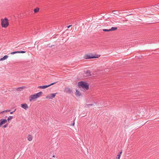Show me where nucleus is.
Instances as JSON below:
<instances>
[{
    "instance_id": "obj_3",
    "label": "nucleus",
    "mask_w": 159,
    "mask_h": 159,
    "mask_svg": "<svg viewBox=\"0 0 159 159\" xmlns=\"http://www.w3.org/2000/svg\"><path fill=\"white\" fill-rule=\"evenodd\" d=\"M1 25L2 27L7 28L9 25V22L7 18H5L4 19H1Z\"/></svg>"
},
{
    "instance_id": "obj_22",
    "label": "nucleus",
    "mask_w": 159,
    "mask_h": 159,
    "mask_svg": "<svg viewBox=\"0 0 159 159\" xmlns=\"http://www.w3.org/2000/svg\"><path fill=\"white\" fill-rule=\"evenodd\" d=\"M122 151H120V152H119V153L118 154V155H120V156H121V154H122Z\"/></svg>"
},
{
    "instance_id": "obj_8",
    "label": "nucleus",
    "mask_w": 159,
    "mask_h": 159,
    "mask_svg": "<svg viewBox=\"0 0 159 159\" xmlns=\"http://www.w3.org/2000/svg\"><path fill=\"white\" fill-rule=\"evenodd\" d=\"M87 58L88 59L89 58H97L100 57V56L99 55H97L96 56H90V55H87Z\"/></svg>"
},
{
    "instance_id": "obj_11",
    "label": "nucleus",
    "mask_w": 159,
    "mask_h": 159,
    "mask_svg": "<svg viewBox=\"0 0 159 159\" xmlns=\"http://www.w3.org/2000/svg\"><path fill=\"white\" fill-rule=\"evenodd\" d=\"M75 94L76 97H79L81 95L80 91L78 90H76Z\"/></svg>"
},
{
    "instance_id": "obj_9",
    "label": "nucleus",
    "mask_w": 159,
    "mask_h": 159,
    "mask_svg": "<svg viewBox=\"0 0 159 159\" xmlns=\"http://www.w3.org/2000/svg\"><path fill=\"white\" fill-rule=\"evenodd\" d=\"M21 107L25 109H27L29 108V107L28 105L26 103L21 104Z\"/></svg>"
},
{
    "instance_id": "obj_29",
    "label": "nucleus",
    "mask_w": 159,
    "mask_h": 159,
    "mask_svg": "<svg viewBox=\"0 0 159 159\" xmlns=\"http://www.w3.org/2000/svg\"><path fill=\"white\" fill-rule=\"evenodd\" d=\"M13 111L11 112H10V114H13Z\"/></svg>"
},
{
    "instance_id": "obj_14",
    "label": "nucleus",
    "mask_w": 159,
    "mask_h": 159,
    "mask_svg": "<svg viewBox=\"0 0 159 159\" xmlns=\"http://www.w3.org/2000/svg\"><path fill=\"white\" fill-rule=\"evenodd\" d=\"M8 57V56L7 55H5L4 57L0 59V61H3L6 59Z\"/></svg>"
},
{
    "instance_id": "obj_4",
    "label": "nucleus",
    "mask_w": 159,
    "mask_h": 159,
    "mask_svg": "<svg viewBox=\"0 0 159 159\" xmlns=\"http://www.w3.org/2000/svg\"><path fill=\"white\" fill-rule=\"evenodd\" d=\"M57 93H51L48 95L46 97V98L47 99H51L54 98L56 96Z\"/></svg>"
},
{
    "instance_id": "obj_12",
    "label": "nucleus",
    "mask_w": 159,
    "mask_h": 159,
    "mask_svg": "<svg viewBox=\"0 0 159 159\" xmlns=\"http://www.w3.org/2000/svg\"><path fill=\"white\" fill-rule=\"evenodd\" d=\"M33 139V136L30 135V134H29L27 137V139L28 140L30 141H31Z\"/></svg>"
},
{
    "instance_id": "obj_26",
    "label": "nucleus",
    "mask_w": 159,
    "mask_h": 159,
    "mask_svg": "<svg viewBox=\"0 0 159 159\" xmlns=\"http://www.w3.org/2000/svg\"><path fill=\"white\" fill-rule=\"evenodd\" d=\"M93 104H89L88 105V106H93Z\"/></svg>"
},
{
    "instance_id": "obj_7",
    "label": "nucleus",
    "mask_w": 159,
    "mask_h": 159,
    "mask_svg": "<svg viewBox=\"0 0 159 159\" xmlns=\"http://www.w3.org/2000/svg\"><path fill=\"white\" fill-rule=\"evenodd\" d=\"M7 122V120L5 119H1L0 120V127Z\"/></svg>"
},
{
    "instance_id": "obj_24",
    "label": "nucleus",
    "mask_w": 159,
    "mask_h": 159,
    "mask_svg": "<svg viewBox=\"0 0 159 159\" xmlns=\"http://www.w3.org/2000/svg\"><path fill=\"white\" fill-rule=\"evenodd\" d=\"M116 11H113V13L115 14H116V13H115Z\"/></svg>"
},
{
    "instance_id": "obj_20",
    "label": "nucleus",
    "mask_w": 159,
    "mask_h": 159,
    "mask_svg": "<svg viewBox=\"0 0 159 159\" xmlns=\"http://www.w3.org/2000/svg\"><path fill=\"white\" fill-rule=\"evenodd\" d=\"M20 89V91H21V90H22L23 89V87H20L18 88L17 89Z\"/></svg>"
},
{
    "instance_id": "obj_30",
    "label": "nucleus",
    "mask_w": 159,
    "mask_h": 159,
    "mask_svg": "<svg viewBox=\"0 0 159 159\" xmlns=\"http://www.w3.org/2000/svg\"><path fill=\"white\" fill-rule=\"evenodd\" d=\"M53 157H55V155H53Z\"/></svg>"
},
{
    "instance_id": "obj_17",
    "label": "nucleus",
    "mask_w": 159,
    "mask_h": 159,
    "mask_svg": "<svg viewBox=\"0 0 159 159\" xmlns=\"http://www.w3.org/2000/svg\"><path fill=\"white\" fill-rule=\"evenodd\" d=\"M39 9L38 8H35L34 10V13H36L38 12L39 11Z\"/></svg>"
},
{
    "instance_id": "obj_28",
    "label": "nucleus",
    "mask_w": 159,
    "mask_h": 159,
    "mask_svg": "<svg viewBox=\"0 0 159 159\" xmlns=\"http://www.w3.org/2000/svg\"><path fill=\"white\" fill-rule=\"evenodd\" d=\"M4 112V111H2V112H0V114H1V113H3V112Z\"/></svg>"
},
{
    "instance_id": "obj_2",
    "label": "nucleus",
    "mask_w": 159,
    "mask_h": 159,
    "mask_svg": "<svg viewBox=\"0 0 159 159\" xmlns=\"http://www.w3.org/2000/svg\"><path fill=\"white\" fill-rule=\"evenodd\" d=\"M78 86L84 90H88L89 89V84L86 82L81 81L78 83Z\"/></svg>"
},
{
    "instance_id": "obj_15",
    "label": "nucleus",
    "mask_w": 159,
    "mask_h": 159,
    "mask_svg": "<svg viewBox=\"0 0 159 159\" xmlns=\"http://www.w3.org/2000/svg\"><path fill=\"white\" fill-rule=\"evenodd\" d=\"M13 118V116H9V117H8L7 120V121L8 122H9V121L11 120Z\"/></svg>"
},
{
    "instance_id": "obj_16",
    "label": "nucleus",
    "mask_w": 159,
    "mask_h": 159,
    "mask_svg": "<svg viewBox=\"0 0 159 159\" xmlns=\"http://www.w3.org/2000/svg\"><path fill=\"white\" fill-rule=\"evenodd\" d=\"M117 29V27H112L111 29H110V31H114L116 30Z\"/></svg>"
},
{
    "instance_id": "obj_23",
    "label": "nucleus",
    "mask_w": 159,
    "mask_h": 159,
    "mask_svg": "<svg viewBox=\"0 0 159 159\" xmlns=\"http://www.w3.org/2000/svg\"><path fill=\"white\" fill-rule=\"evenodd\" d=\"M7 125H4V126H3V127L4 128H6V127H7Z\"/></svg>"
},
{
    "instance_id": "obj_6",
    "label": "nucleus",
    "mask_w": 159,
    "mask_h": 159,
    "mask_svg": "<svg viewBox=\"0 0 159 159\" xmlns=\"http://www.w3.org/2000/svg\"><path fill=\"white\" fill-rule=\"evenodd\" d=\"M64 92L66 93H71L72 92V91L70 88H66L64 89Z\"/></svg>"
},
{
    "instance_id": "obj_13",
    "label": "nucleus",
    "mask_w": 159,
    "mask_h": 159,
    "mask_svg": "<svg viewBox=\"0 0 159 159\" xmlns=\"http://www.w3.org/2000/svg\"><path fill=\"white\" fill-rule=\"evenodd\" d=\"M25 51H16V52H11V54H14L16 53H25Z\"/></svg>"
},
{
    "instance_id": "obj_19",
    "label": "nucleus",
    "mask_w": 159,
    "mask_h": 159,
    "mask_svg": "<svg viewBox=\"0 0 159 159\" xmlns=\"http://www.w3.org/2000/svg\"><path fill=\"white\" fill-rule=\"evenodd\" d=\"M120 155H117V157H116V159H120Z\"/></svg>"
},
{
    "instance_id": "obj_1",
    "label": "nucleus",
    "mask_w": 159,
    "mask_h": 159,
    "mask_svg": "<svg viewBox=\"0 0 159 159\" xmlns=\"http://www.w3.org/2000/svg\"><path fill=\"white\" fill-rule=\"evenodd\" d=\"M43 92L41 91L31 95L29 97V101L30 102L36 100L37 98L42 96Z\"/></svg>"
},
{
    "instance_id": "obj_10",
    "label": "nucleus",
    "mask_w": 159,
    "mask_h": 159,
    "mask_svg": "<svg viewBox=\"0 0 159 159\" xmlns=\"http://www.w3.org/2000/svg\"><path fill=\"white\" fill-rule=\"evenodd\" d=\"M85 76H89L91 75L90 71L89 70H87L84 75Z\"/></svg>"
},
{
    "instance_id": "obj_21",
    "label": "nucleus",
    "mask_w": 159,
    "mask_h": 159,
    "mask_svg": "<svg viewBox=\"0 0 159 159\" xmlns=\"http://www.w3.org/2000/svg\"><path fill=\"white\" fill-rule=\"evenodd\" d=\"M4 111V112H9L10 111V110H5V111Z\"/></svg>"
},
{
    "instance_id": "obj_5",
    "label": "nucleus",
    "mask_w": 159,
    "mask_h": 159,
    "mask_svg": "<svg viewBox=\"0 0 159 159\" xmlns=\"http://www.w3.org/2000/svg\"><path fill=\"white\" fill-rule=\"evenodd\" d=\"M56 83H53L52 84H50L48 85H44V86H39L38 87V88L39 89H45L46 88H47L49 87L50 86L54 84H55Z\"/></svg>"
},
{
    "instance_id": "obj_18",
    "label": "nucleus",
    "mask_w": 159,
    "mask_h": 159,
    "mask_svg": "<svg viewBox=\"0 0 159 159\" xmlns=\"http://www.w3.org/2000/svg\"><path fill=\"white\" fill-rule=\"evenodd\" d=\"M103 30L104 31H110V29L109 30L106 29H103Z\"/></svg>"
},
{
    "instance_id": "obj_27",
    "label": "nucleus",
    "mask_w": 159,
    "mask_h": 159,
    "mask_svg": "<svg viewBox=\"0 0 159 159\" xmlns=\"http://www.w3.org/2000/svg\"><path fill=\"white\" fill-rule=\"evenodd\" d=\"M72 125L73 126H74V125H75V122H74L72 124Z\"/></svg>"
},
{
    "instance_id": "obj_25",
    "label": "nucleus",
    "mask_w": 159,
    "mask_h": 159,
    "mask_svg": "<svg viewBox=\"0 0 159 159\" xmlns=\"http://www.w3.org/2000/svg\"><path fill=\"white\" fill-rule=\"evenodd\" d=\"M71 26V25H69L67 26L68 28H69Z\"/></svg>"
}]
</instances>
